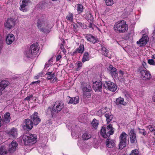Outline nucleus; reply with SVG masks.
<instances>
[{"label":"nucleus","mask_w":155,"mask_h":155,"mask_svg":"<svg viewBox=\"0 0 155 155\" xmlns=\"http://www.w3.org/2000/svg\"><path fill=\"white\" fill-rule=\"evenodd\" d=\"M38 46L37 43L33 44L24 52V54L28 58L32 59L36 57L39 50Z\"/></svg>","instance_id":"nucleus-1"},{"label":"nucleus","mask_w":155,"mask_h":155,"mask_svg":"<svg viewBox=\"0 0 155 155\" xmlns=\"http://www.w3.org/2000/svg\"><path fill=\"white\" fill-rule=\"evenodd\" d=\"M22 138L25 145H31L37 141V136L35 134L27 133L23 135Z\"/></svg>","instance_id":"nucleus-2"},{"label":"nucleus","mask_w":155,"mask_h":155,"mask_svg":"<svg viewBox=\"0 0 155 155\" xmlns=\"http://www.w3.org/2000/svg\"><path fill=\"white\" fill-rule=\"evenodd\" d=\"M22 138L25 145H31L37 141V136L35 134L27 133L23 135Z\"/></svg>","instance_id":"nucleus-3"},{"label":"nucleus","mask_w":155,"mask_h":155,"mask_svg":"<svg viewBox=\"0 0 155 155\" xmlns=\"http://www.w3.org/2000/svg\"><path fill=\"white\" fill-rule=\"evenodd\" d=\"M128 26L126 21L123 20L116 23L114 26V31L120 33L126 32L128 29Z\"/></svg>","instance_id":"nucleus-4"},{"label":"nucleus","mask_w":155,"mask_h":155,"mask_svg":"<svg viewBox=\"0 0 155 155\" xmlns=\"http://www.w3.org/2000/svg\"><path fill=\"white\" fill-rule=\"evenodd\" d=\"M113 128L112 125L110 124L107 125L106 128L104 127H102L101 130V136L104 138L108 137L110 135L114 134Z\"/></svg>","instance_id":"nucleus-5"},{"label":"nucleus","mask_w":155,"mask_h":155,"mask_svg":"<svg viewBox=\"0 0 155 155\" xmlns=\"http://www.w3.org/2000/svg\"><path fill=\"white\" fill-rule=\"evenodd\" d=\"M41 21H42V18L38 20L37 23V27L41 31L45 32L46 31H48L49 28V25L45 20L43 25H41V22H43Z\"/></svg>","instance_id":"nucleus-6"},{"label":"nucleus","mask_w":155,"mask_h":155,"mask_svg":"<svg viewBox=\"0 0 155 155\" xmlns=\"http://www.w3.org/2000/svg\"><path fill=\"white\" fill-rule=\"evenodd\" d=\"M128 135L124 132H123L119 137V148L122 149L126 146V138Z\"/></svg>","instance_id":"nucleus-7"},{"label":"nucleus","mask_w":155,"mask_h":155,"mask_svg":"<svg viewBox=\"0 0 155 155\" xmlns=\"http://www.w3.org/2000/svg\"><path fill=\"white\" fill-rule=\"evenodd\" d=\"M91 89V86L89 83H84L83 85L82 88L83 94L84 96L89 98L91 96L90 91Z\"/></svg>","instance_id":"nucleus-8"},{"label":"nucleus","mask_w":155,"mask_h":155,"mask_svg":"<svg viewBox=\"0 0 155 155\" xmlns=\"http://www.w3.org/2000/svg\"><path fill=\"white\" fill-rule=\"evenodd\" d=\"M104 87L105 88L113 92L115 91L117 88L115 84L110 81L106 82Z\"/></svg>","instance_id":"nucleus-9"},{"label":"nucleus","mask_w":155,"mask_h":155,"mask_svg":"<svg viewBox=\"0 0 155 155\" xmlns=\"http://www.w3.org/2000/svg\"><path fill=\"white\" fill-rule=\"evenodd\" d=\"M33 122L29 119L25 120L22 127L24 130H26L28 131L31 130L33 128Z\"/></svg>","instance_id":"nucleus-10"},{"label":"nucleus","mask_w":155,"mask_h":155,"mask_svg":"<svg viewBox=\"0 0 155 155\" xmlns=\"http://www.w3.org/2000/svg\"><path fill=\"white\" fill-rule=\"evenodd\" d=\"M64 107V103L62 101H57L55 102L53 108V110L55 112L60 111Z\"/></svg>","instance_id":"nucleus-11"},{"label":"nucleus","mask_w":155,"mask_h":155,"mask_svg":"<svg viewBox=\"0 0 155 155\" xmlns=\"http://www.w3.org/2000/svg\"><path fill=\"white\" fill-rule=\"evenodd\" d=\"M141 77L143 80H146L150 79L151 76L149 71L146 70H142L140 71Z\"/></svg>","instance_id":"nucleus-12"},{"label":"nucleus","mask_w":155,"mask_h":155,"mask_svg":"<svg viewBox=\"0 0 155 155\" xmlns=\"http://www.w3.org/2000/svg\"><path fill=\"white\" fill-rule=\"evenodd\" d=\"M15 22L12 19H8L4 24V27L8 30L14 28Z\"/></svg>","instance_id":"nucleus-13"},{"label":"nucleus","mask_w":155,"mask_h":155,"mask_svg":"<svg viewBox=\"0 0 155 155\" xmlns=\"http://www.w3.org/2000/svg\"><path fill=\"white\" fill-rule=\"evenodd\" d=\"M148 38L147 35H143L142 38L137 42V44L140 46L145 45L148 41Z\"/></svg>","instance_id":"nucleus-14"},{"label":"nucleus","mask_w":155,"mask_h":155,"mask_svg":"<svg viewBox=\"0 0 155 155\" xmlns=\"http://www.w3.org/2000/svg\"><path fill=\"white\" fill-rule=\"evenodd\" d=\"M67 99V102L69 104H77L79 102V98L77 96L74 97H70L68 96Z\"/></svg>","instance_id":"nucleus-15"},{"label":"nucleus","mask_w":155,"mask_h":155,"mask_svg":"<svg viewBox=\"0 0 155 155\" xmlns=\"http://www.w3.org/2000/svg\"><path fill=\"white\" fill-rule=\"evenodd\" d=\"M31 118L35 125H37L41 121L40 119L38 117V114L36 112H34L33 114L31 116Z\"/></svg>","instance_id":"nucleus-16"},{"label":"nucleus","mask_w":155,"mask_h":155,"mask_svg":"<svg viewBox=\"0 0 155 155\" xmlns=\"http://www.w3.org/2000/svg\"><path fill=\"white\" fill-rule=\"evenodd\" d=\"M14 40V36L12 34H8L6 36V42L8 45H10L12 44Z\"/></svg>","instance_id":"nucleus-17"},{"label":"nucleus","mask_w":155,"mask_h":155,"mask_svg":"<svg viewBox=\"0 0 155 155\" xmlns=\"http://www.w3.org/2000/svg\"><path fill=\"white\" fill-rule=\"evenodd\" d=\"M18 146L17 143L15 141H13L11 144L9 145V151L10 153H13L16 150Z\"/></svg>","instance_id":"nucleus-18"},{"label":"nucleus","mask_w":155,"mask_h":155,"mask_svg":"<svg viewBox=\"0 0 155 155\" xmlns=\"http://www.w3.org/2000/svg\"><path fill=\"white\" fill-rule=\"evenodd\" d=\"M102 85L101 82L96 81L93 83V88L95 91H100L102 88Z\"/></svg>","instance_id":"nucleus-19"},{"label":"nucleus","mask_w":155,"mask_h":155,"mask_svg":"<svg viewBox=\"0 0 155 155\" xmlns=\"http://www.w3.org/2000/svg\"><path fill=\"white\" fill-rule=\"evenodd\" d=\"M22 1V4L21 6L20 10L23 12H25L27 10L26 6L28 5V3L30 2L29 0H21Z\"/></svg>","instance_id":"nucleus-20"},{"label":"nucleus","mask_w":155,"mask_h":155,"mask_svg":"<svg viewBox=\"0 0 155 155\" xmlns=\"http://www.w3.org/2000/svg\"><path fill=\"white\" fill-rule=\"evenodd\" d=\"M10 153L4 146H0V155H10Z\"/></svg>","instance_id":"nucleus-21"},{"label":"nucleus","mask_w":155,"mask_h":155,"mask_svg":"<svg viewBox=\"0 0 155 155\" xmlns=\"http://www.w3.org/2000/svg\"><path fill=\"white\" fill-rule=\"evenodd\" d=\"M118 74L119 77H118V79L120 81H124V77L127 76V74L126 72L121 70L119 71Z\"/></svg>","instance_id":"nucleus-22"},{"label":"nucleus","mask_w":155,"mask_h":155,"mask_svg":"<svg viewBox=\"0 0 155 155\" xmlns=\"http://www.w3.org/2000/svg\"><path fill=\"white\" fill-rule=\"evenodd\" d=\"M130 142L132 143H134L136 141V135L134 130L131 129L129 133Z\"/></svg>","instance_id":"nucleus-23"},{"label":"nucleus","mask_w":155,"mask_h":155,"mask_svg":"<svg viewBox=\"0 0 155 155\" xmlns=\"http://www.w3.org/2000/svg\"><path fill=\"white\" fill-rule=\"evenodd\" d=\"M84 16L89 21H90L91 22H93L94 18L93 15L90 12L88 11L84 15Z\"/></svg>","instance_id":"nucleus-24"},{"label":"nucleus","mask_w":155,"mask_h":155,"mask_svg":"<svg viewBox=\"0 0 155 155\" xmlns=\"http://www.w3.org/2000/svg\"><path fill=\"white\" fill-rule=\"evenodd\" d=\"M106 145L109 148H112L115 146V143L114 140L109 139L108 138L106 141Z\"/></svg>","instance_id":"nucleus-25"},{"label":"nucleus","mask_w":155,"mask_h":155,"mask_svg":"<svg viewBox=\"0 0 155 155\" xmlns=\"http://www.w3.org/2000/svg\"><path fill=\"white\" fill-rule=\"evenodd\" d=\"M86 38L88 41L93 43L94 44L97 41L96 38L90 34H87L86 36Z\"/></svg>","instance_id":"nucleus-26"},{"label":"nucleus","mask_w":155,"mask_h":155,"mask_svg":"<svg viewBox=\"0 0 155 155\" xmlns=\"http://www.w3.org/2000/svg\"><path fill=\"white\" fill-rule=\"evenodd\" d=\"M116 104L117 105L122 104L124 105H125L126 103L124 101V99L123 98L120 97L116 99Z\"/></svg>","instance_id":"nucleus-27"},{"label":"nucleus","mask_w":155,"mask_h":155,"mask_svg":"<svg viewBox=\"0 0 155 155\" xmlns=\"http://www.w3.org/2000/svg\"><path fill=\"white\" fill-rule=\"evenodd\" d=\"M10 114L7 112L4 115L2 120L5 123H8L10 121Z\"/></svg>","instance_id":"nucleus-28"},{"label":"nucleus","mask_w":155,"mask_h":155,"mask_svg":"<svg viewBox=\"0 0 155 155\" xmlns=\"http://www.w3.org/2000/svg\"><path fill=\"white\" fill-rule=\"evenodd\" d=\"M9 84V83L8 81H3L0 83V88L3 91Z\"/></svg>","instance_id":"nucleus-29"},{"label":"nucleus","mask_w":155,"mask_h":155,"mask_svg":"<svg viewBox=\"0 0 155 155\" xmlns=\"http://www.w3.org/2000/svg\"><path fill=\"white\" fill-rule=\"evenodd\" d=\"M99 45L101 47V51L102 52L103 54L106 56H107L108 50L104 47L102 46L101 44H99Z\"/></svg>","instance_id":"nucleus-30"},{"label":"nucleus","mask_w":155,"mask_h":155,"mask_svg":"<svg viewBox=\"0 0 155 155\" xmlns=\"http://www.w3.org/2000/svg\"><path fill=\"white\" fill-rule=\"evenodd\" d=\"M105 116L106 118V121L107 123H109L112 120L113 118V116L109 114H105Z\"/></svg>","instance_id":"nucleus-31"},{"label":"nucleus","mask_w":155,"mask_h":155,"mask_svg":"<svg viewBox=\"0 0 155 155\" xmlns=\"http://www.w3.org/2000/svg\"><path fill=\"white\" fill-rule=\"evenodd\" d=\"M91 137V135L88 133H85L82 136V138L84 140H87Z\"/></svg>","instance_id":"nucleus-32"},{"label":"nucleus","mask_w":155,"mask_h":155,"mask_svg":"<svg viewBox=\"0 0 155 155\" xmlns=\"http://www.w3.org/2000/svg\"><path fill=\"white\" fill-rule=\"evenodd\" d=\"M89 60V54L87 52H85L84 54L83 57L82 58V61L83 62H84L86 61Z\"/></svg>","instance_id":"nucleus-33"},{"label":"nucleus","mask_w":155,"mask_h":155,"mask_svg":"<svg viewBox=\"0 0 155 155\" xmlns=\"http://www.w3.org/2000/svg\"><path fill=\"white\" fill-rule=\"evenodd\" d=\"M9 134L10 135L12 136L13 137H15L17 134L16 129L15 128H13L9 132Z\"/></svg>","instance_id":"nucleus-34"},{"label":"nucleus","mask_w":155,"mask_h":155,"mask_svg":"<svg viewBox=\"0 0 155 155\" xmlns=\"http://www.w3.org/2000/svg\"><path fill=\"white\" fill-rule=\"evenodd\" d=\"M83 9V6L81 4H78L77 5V11L78 13H80L82 12Z\"/></svg>","instance_id":"nucleus-35"},{"label":"nucleus","mask_w":155,"mask_h":155,"mask_svg":"<svg viewBox=\"0 0 155 155\" xmlns=\"http://www.w3.org/2000/svg\"><path fill=\"white\" fill-rule=\"evenodd\" d=\"M84 51V46L82 45H80L79 47L77 49V52L82 53Z\"/></svg>","instance_id":"nucleus-36"},{"label":"nucleus","mask_w":155,"mask_h":155,"mask_svg":"<svg viewBox=\"0 0 155 155\" xmlns=\"http://www.w3.org/2000/svg\"><path fill=\"white\" fill-rule=\"evenodd\" d=\"M67 19L70 21H72L73 19V15L72 13H69L66 17Z\"/></svg>","instance_id":"nucleus-37"},{"label":"nucleus","mask_w":155,"mask_h":155,"mask_svg":"<svg viewBox=\"0 0 155 155\" xmlns=\"http://www.w3.org/2000/svg\"><path fill=\"white\" fill-rule=\"evenodd\" d=\"M76 65L77 68L76 70L77 71L79 70L81 68L82 65V64L81 62L78 61L76 64Z\"/></svg>","instance_id":"nucleus-38"},{"label":"nucleus","mask_w":155,"mask_h":155,"mask_svg":"<svg viewBox=\"0 0 155 155\" xmlns=\"http://www.w3.org/2000/svg\"><path fill=\"white\" fill-rule=\"evenodd\" d=\"M106 5L108 6H111L114 3L113 0H106Z\"/></svg>","instance_id":"nucleus-39"},{"label":"nucleus","mask_w":155,"mask_h":155,"mask_svg":"<svg viewBox=\"0 0 155 155\" xmlns=\"http://www.w3.org/2000/svg\"><path fill=\"white\" fill-rule=\"evenodd\" d=\"M92 124L93 126L94 127H96L97 126L98 124V121L95 119H94L93 120L92 122Z\"/></svg>","instance_id":"nucleus-40"},{"label":"nucleus","mask_w":155,"mask_h":155,"mask_svg":"<svg viewBox=\"0 0 155 155\" xmlns=\"http://www.w3.org/2000/svg\"><path fill=\"white\" fill-rule=\"evenodd\" d=\"M109 70L110 71V73H112L114 72H115L117 70V69L114 68L112 65H110L109 66Z\"/></svg>","instance_id":"nucleus-41"},{"label":"nucleus","mask_w":155,"mask_h":155,"mask_svg":"<svg viewBox=\"0 0 155 155\" xmlns=\"http://www.w3.org/2000/svg\"><path fill=\"white\" fill-rule=\"evenodd\" d=\"M52 59H50L45 64V67L48 68L52 64Z\"/></svg>","instance_id":"nucleus-42"},{"label":"nucleus","mask_w":155,"mask_h":155,"mask_svg":"<svg viewBox=\"0 0 155 155\" xmlns=\"http://www.w3.org/2000/svg\"><path fill=\"white\" fill-rule=\"evenodd\" d=\"M130 155H140L138 151L137 150H132Z\"/></svg>","instance_id":"nucleus-43"},{"label":"nucleus","mask_w":155,"mask_h":155,"mask_svg":"<svg viewBox=\"0 0 155 155\" xmlns=\"http://www.w3.org/2000/svg\"><path fill=\"white\" fill-rule=\"evenodd\" d=\"M138 129L139 130V133L140 134L144 136L146 135V132L144 129H141L140 128H138Z\"/></svg>","instance_id":"nucleus-44"},{"label":"nucleus","mask_w":155,"mask_h":155,"mask_svg":"<svg viewBox=\"0 0 155 155\" xmlns=\"http://www.w3.org/2000/svg\"><path fill=\"white\" fill-rule=\"evenodd\" d=\"M141 33L143 35H147V34H148V29L147 28L144 29L141 31Z\"/></svg>","instance_id":"nucleus-45"},{"label":"nucleus","mask_w":155,"mask_h":155,"mask_svg":"<svg viewBox=\"0 0 155 155\" xmlns=\"http://www.w3.org/2000/svg\"><path fill=\"white\" fill-rule=\"evenodd\" d=\"M147 128L151 132H153L155 131V127L153 126L149 125L147 127Z\"/></svg>","instance_id":"nucleus-46"},{"label":"nucleus","mask_w":155,"mask_h":155,"mask_svg":"<svg viewBox=\"0 0 155 155\" xmlns=\"http://www.w3.org/2000/svg\"><path fill=\"white\" fill-rule=\"evenodd\" d=\"M148 63L150 65H154L155 63L154 61L152 59H149L148 60Z\"/></svg>","instance_id":"nucleus-47"},{"label":"nucleus","mask_w":155,"mask_h":155,"mask_svg":"<svg viewBox=\"0 0 155 155\" xmlns=\"http://www.w3.org/2000/svg\"><path fill=\"white\" fill-rule=\"evenodd\" d=\"M78 26H79L81 27L82 28H86V26L85 25H84L81 22H78Z\"/></svg>","instance_id":"nucleus-48"},{"label":"nucleus","mask_w":155,"mask_h":155,"mask_svg":"<svg viewBox=\"0 0 155 155\" xmlns=\"http://www.w3.org/2000/svg\"><path fill=\"white\" fill-rule=\"evenodd\" d=\"M55 74L54 73H53L51 74V75L48 76L47 77V79L48 80H51L54 77Z\"/></svg>","instance_id":"nucleus-49"},{"label":"nucleus","mask_w":155,"mask_h":155,"mask_svg":"<svg viewBox=\"0 0 155 155\" xmlns=\"http://www.w3.org/2000/svg\"><path fill=\"white\" fill-rule=\"evenodd\" d=\"M2 38L0 37V54L1 53V50L2 47Z\"/></svg>","instance_id":"nucleus-50"},{"label":"nucleus","mask_w":155,"mask_h":155,"mask_svg":"<svg viewBox=\"0 0 155 155\" xmlns=\"http://www.w3.org/2000/svg\"><path fill=\"white\" fill-rule=\"evenodd\" d=\"M114 77V78H116L117 77L118 74L117 70L115 72H114L111 74Z\"/></svg>","instance_id":"nucleus-51"},{"label":"nucleus","mask_w":155,"mask_h":155,"mask_svg":"<svg viewBox=\"0 0 155 155\" xmlns=\"http://www.w3.org/2000/svg\"><path fill=\"white\" fill-rule=\"evenodd\" d=\"M79 119L82 121L84 120V119H85V117L84 115V114L81 115L79 117Z\"/></svg>","instance_id":"nucleus-52"},{"label":"nucleus","mask_w":155,"mask_h":155,"mask_svg":"<svg viewBox=\"0 0 155 155\" xmlns=\"http://www.w3.org/2000/svg\"><path fill=\"white\" fill-rule=\"evenodd\" d=\"M32 97L33 95H30L25 98V100L28 101L30 100V99Z\"/></svg>","instance_id":"nucleus-53"},{"label":"nucleus","mask_w":155,"mask_h":155,"mask_svg":"<svg viewBox=\"0 0 155 155\" xmlns=\"http://www.w3.org/2000/svg\"><path fill=\"white\" fill-rule=\"evenodd\" d=\"M40 81H37L33 82L31 83V85L34 84H38L40 83Z\"/></svg>","instance_id":"nucleus-54"},{"label":"nucleus","mask_w":155,"mask_h":155,"mask_svg":"<svg viewBox=\"0 0 155 155\" xmlns=\"http://www.w3.org/2000/svg\"><path fill=\"white\" fill-rule=\"evenodd\" d=\"M61 58V55H58L56 58V61H59Z\"/></svg>","instance_id":"nucleus-55"},{"label":"nucleus","mask_w":155,"mask_h":155,"mask_svg":"<svg viewBox=\"0 0 155 155\" xmlns=\"http://www.w3.org/2000/svg\"><path fill=\"white\" fill-rule=\"evenodd\" d=\"M142 65L144 68H147L146 63L144 62H143L142 63Z\"/></svg>","instance_id":"nucleus-56"},{"label":"nucleus","mask_w":155,"mask_h":155,"mask_svg":"<svg viewBox=\"0 0 155 155\" xmlns=\"http://www.w3.org/2000/svg\"><path fill=\"white\" fill-rule=\"evenodd\" d=\"M73 26L74 28L75 29L78 27V25L76 24H74L73 25Z\"/></svg>","instance_id":"nucleus-57"},{"label":"nucleus","mask_w":155,"mask_h":155,"mask_svg":"<svg viewBox=\"0 0 155 155\" xmlns=\"http://www.w3.org/2000/svg\"><path fill=\"white\" fill-rule=\"evenodd\" d=\"M54 79L52 81V82L53 83L55 82H56L57 81V78H56V77H54V78H53Z\"/></svg>","instance_id":"nucleus-58"},{"label":"nucleus","mask_w":155,"mask_h":155,"mask_svg":"<svg viewBox=\"0 0 155 155\" xmlns=\"http://www.w3.org/2000/svg\"><path fill=\"white\" fill-rule=\"evenodd\" d=\"M42 18V21L43 22H41V25H43V23H44V21H45V18Z\"/></svg>","instance_id":"nucleus-59"},{"label":"nucleus","mask_w":155,"mask_h":155,"mask_svg":"<svg viewBox=\"0 0 155 155\" xmlns=\"http://www.w3.org/2000/svg\"><path fill=\"white\" fill-rule=\"evenodd\" d=\"M61 49H63V51L64 52V47L63 46V45L62 44H61Z\"/></svg>","instance_id":"nucleus-60"},{"label":"nucleus","mask_w":155,"mask_h":155,"mask_svg":"<svg viewBox=\"0 0 155 155\" xmlns=\"http://www.w3.org/2000/svg\"><path fill=\"white\" fill-rule=\"evenodd\" d=\"M153 101L155 102V95H153L152 97Z\"/></svg>","instance_id":"nucleus-61"},{"label":"nucleus","mask_w":155,"mask_h":155,"mask_svg":"<svg viewBox=\"0 0 155 155\" xmlns=\"http://www.w3.org/2000/svg\"><path fill=\"white\" fill-rule=\"evenodd\" d=\"M51 72H47V73H46V75H48V76L49 75H51Z\"/></svg>","instance_id":"nucleus-62"},{"label":"nucleus","mask_w":155,"mask_h":155,"mask_svg":"<svg viewBox=\"0 0 155 155\" xmlns=\"http://www.w3.org/2000/svg\"><path fill=\"white\" fill-rule=\"evenodd\" d=\"M39 77H40L38 75L35 76V79H38L39 78Z\"/></svg>","instance_id":"nucleus-63"},{"label":"nucleus","mask_w":155,"mask_h":155,"mask_svg":"<svg viewBox=\"0 0 155 155\" xmlns=\"http://www.w3.org/2000/svg\"><path fill=\"white\" fill-rule=\"evenodd\" d=\"M152 58L155 59V54L152 55Z\"/></svg>","instance_id":"nucleus-64"}]
</instances>
